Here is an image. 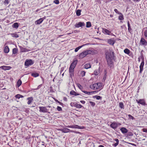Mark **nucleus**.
Returning <instances> with one entry per match:
<instances>
[{"mask_svg": "<svg viewBox=\"0 0 147 147\" xmlns=\"http://www.w3.org/2000/svg\"><path fill=\"white\" fill-rule=\"evenodd\" d=\"M100 73V71L99 70H96L94 71V74L95 75H98Z\"/></svg>", "mask_w": 147, "mask_h": 147, "instance_id": "obj_39", "label": "nucleus"}, {"mask_svg": "<svg viewBox=\"0 0 147 147\" xmlns=\"http://www.w3.org/2000/svg\"><path fill=\"white\" fill-rule=\"evenodd\" d=\"M27 99L28 100L27 103L28 105L30 104L33 100V98L32 97H28Z\"/></svg>", "mask_w": 147, "mask_h": 147, "instance_id": "obj_20", "label": "nucleus"}, {"mask_svg": "<svg viewBox=\"0 0 147 147\" xmlns=\"http://www.w3.org/2000/svg\"><path fill=\"white\" fill-rule=\"evenodd\" d=\"M121 123H116L115 122H113L110 125V127L112 128L115 129L119 126L121 125Z\"/></svg>", "mask_w": 147, "mask_h": 147, "instance_id": "obj_6", "label": "nucleus"}, {"mask_svg": "<svg viewBox=\"0 0 147 147\" xmlns=\"http://www.w3.org/2000/svg\"><path fill=\"white\" fill-rule=\"evenodd\" d=\"M144 29H146L144 32V35L145 37H147V27H145Z\"/></svg>", "mask_w": 147, "mask_h": 147, "instance_id": "obj_42", "label": "nucleus"}, {"mask_svg": "<svg viewBox=\"0 0 147 147\" xmlns=\"http://www.w3.org/2000/svg\"><path fill=\"white\" fill-rule=\"evenodd\" d=\"M9 3V0H5L4 3L5 4H8Z\"/></svg>", "mask_w": 147, "mask_h": 147, "instance_id": "obj_46", "label": "nucleus"}, {"mask_svg": "<svg viewBox=\"0 0 147 147\" xmlns=\"http://www.w3.org/2000/svg\"><path fill=\"white\" fill-rule=\"evenodd\" d=\"M55 102H57L58 103H59L61 105H63V103H62L61 102H59V101L57 99H55Z\"/></svg>", "mask_w": 147, "mask_h": 147, "instance_id": "obj_50", "label": "nucleus"}, {"mask_svg": "<svg viewBox=\"0 0 147 147\" xmlns=\"http://www.w3.org/2000/svg\"><path fill=\"white\" fill-rule=\"evenodd\" d=\"M85 25V24L84 22H80L76 24L75 25V26L76 28H78L80 27H82L84 26Z\"/></svg>", "mask_w": 147, "mask_h": 147, "instance_id": "obj_13", "label": "nucleus"}, {"mask_svg": "<svg viewBox=\"0 0 147 147\" xmlns=\"http://www.w3.org/2000/svg\"><path fill=\"white\" fill-rule=\"evenodd\" d=\"M102 32L105 34L108 35H112L114 36H115V35L112 33L111 31H110L108 29L103 28H102Z\"/></svg>", "mask_w": 147, "mask_h": 147, "instance_id": "obj_5", "label": "nucleus"}, {"mask_svg": "<svg viewBox=\"0 0 147 147\" xmlns=\"http://www.w3.org/2000/svg\"><path fill=\"white\" fill-rule=\"evenodd\" d=\"M74 107L79 108H81L82 107V106L81 105L78 104L77 103H74Z\"/></svg>", "mask_w": 147, "mask_h": 147, "instance_id": "obj_30", "label": "nucleus"}, {"mask_svg": "<svg viewBox=\"0 0 147 147\" xmlns=\"http://www.w3.org/2000/svg\"><path fill=\"white\" fill-rule=\"evenodd\" d=\"M31 76L34 77H36L39 76V74L37 73H32L31 74Z\"/></svg>", "mask_w": 147, "mask_h": 147, "instance_id": "obj_35", "label": "nucleus"}, {"mask_svg": "<svg viewBox=\"0 0 147 147\" xmlns=\"http://www.w3.org/2000/svg\"><path fill=\"white\" fill-rule=\"evenodd\" d=\"M12 36L13 37H15V38H18L19 37V35L16 33H14L11 34Z\"/></svg>", "mask_w": 147, "mask_h": 147, "instance_id": "obj_41", "label": "nucleus"}, {"mask_svg": "<svg viewBox=\"0 0 147 147\" xmlns=\"http://www.w3.org/2000/svg\"><path fill=\"white\" fill-rule=\"evenodd\" d=\"M4 52L5 53H7L9 52V49L8 46H6L4 49Z\"/></svg>", "mask_w": 147, "mask_h": 147, "instance_id": "obj_22", "label": "nucleus"}, {"mask_svg": "<svg viewBox=\"0 0 147 147\" xmlns=\"http://www.w3.org/2000/svg\"><path fill=\"white\" fill-rule=\"evenodd\" d=\"M63 100L65 101H67V98L66 97H64L63 98Z\"/></svg>", "mask_w": 147, "mask_h": 147, "instance_id": "obj_54", "label": "nucleus"}, {"mask_svg": "<svg viewBox=\"0 0 147 147\" xmlns=\"http://www.w3.org/2000/svg\"><path fill=\"white\" fill-rule=\"evenodd\" d=\"M84 68L87 69L91 68V65L90 63H86L84 65Z\"/></svg>", "mask_w": 147, "mask_h": 147, "instance_id": "obj_23", "label": "nucleus"}, {"mask_svg": "<svg viewBox=\"0 0 147 147\" xmlns=\"http://www.w3.org/2000/svg\"><path fill=\"white\" fill-rule=\"evenodd\" d=\"M134 1L138 2L139 1V0H134Z\"/></svg>", "mask_w": 147, "mask_h": 147, "instance_id": "obj_61", "label": "nucleus"}, {"mask_svg": "<svg viewBox=\"0 0 147 147\" xmlns=\"http://www.w3.org/2000/svg\"><path fill=\"white\" fill-rule=\"evenodd\" d=\"M128 116L129 118H130L132 120H134V118L130 115H128Z\"/></svg>", "mask_w": 147, "mask_h": 147, "instance_id": "obj_49", "label": "nucleus"}, {"mask_svg": "<svg viewBox=\"0 0 147 147\" xmlns=\"http://www.w3.org/2000/svg\"><path fill=\"white\" fill-rule=\"evenodd\" d=\"M77 63V60H74L71 63V65L75 67Z\"/></svg>", "mask_w": 147, "mask_h": 147, "instance_id": "obj_36", "label": "nucleus"}, {"mask_svg": "<svg viewBox=\"0 0 147 147\" xmlns=\"http://www.w3.org/2000/svg\"><path fill=\"white\" fill-rule=\"evenodd\" d=\"M129 144H131V145H132V146H136V145L135 144H133V143H129Z\"/></svg>", "mask_w": 147, "mask_h": 147, "instance_id": "obj_58", "label": "nucleus"}, {"mask_svg": "<svg viewBox=\"0 0 147 147\" xmlns=\"http://www.w3.org/2000/svg\"><path fill=\"white\" fill-rule=\"evenodd\" d=\"M0 68L4 70H6L10 69L11 67L9 66H2L0 67Z\"/></svg>", "mask_w": 147, "mask_h": 147, "instance_id": "obj_16", "label": "nucleus"}, {"mask_svg": "<svg viewBox=\"0 0 147 147\" xmlns=\"http://www.w3.org/2000/svg\"><path fill=\"white\" fill-rule=\"evenodd\" d=\"M127 26H128V32L130 33H131V32H132V29L131 28L130 24L129 21H128L127 22Z\"/></svg>", "mask_w": 147, "mask_h": 147, "instance_id": "obj_18", "label": "nucleus"}, {"mask_svg": "<svg viewBox=\"0 0 147 147\" xmlns=\"http://www.w3.org/2000/svg\"><path fill=\"white\" fill-rule=\"evenodd\" d=\"M19 27V24L18 23L16 22L14 23L12 25V27L13 28L17 29Z\"/></svg>", "mask_w": 147, "mask_h": 147, "instance_id": "obj_32", "label": "nucleus"}, {"mask_svg": "<svg viewBox=\"0 0 147 147\" xmlns=\"http://www.w3.org/2000/svg\"><path fill=\"white\" fill-rule=\"evenodd\" d=\"M89 44H90V43H86L85 44H84L81 46H79L78 47H77L75 49V52H77L82 47H83L85 46H86V45H88Z\"/></svg>", "mask_w": 147, "mask_h": 147, "instance_id": "obj_17", "label": "nucleus"}, {"mask_svg": "<svg viewBox=\"0 0 147 147\" xmlns=\"http://www.w3.org/2000/svg\"><path fill=\"white\" fill-rule=\"evenodd\" d=\"M39 111L40 112L44 113H47L48 111V109L45 107H39Z\"/></svg>", "mask_w": 147, "mask_h": 147, "instance_id": "obj_8", "label": "nucleus"}, {"mask_svg": "<svg viewBox=\"0 0 147 147\" xmlns=\"http://www.w3.org/2000/svg\"><path fill=\"white\" fill-rule=\"evenodd\" d=\"M34 61L32 59H26L24 63V65L25 66L28 67L34 63Z\"/></svg>", "mask_w": 147, "mask_h": 147, "instance_id": "obj_4", "label": "nucleus"}, {"mask_svg": "<svg viewBox=\"0 0 147 147\" xmlns=\"http://www.w3.org/2000/svg\"><path fill=\"white\" fill-rule=\"evenodd\" d=\"M20 94H17L15 96V97L16 98L19 99L20 98Z\"/></svg>", "mask_w": 147, "mask_h": 147, "instance_id": "obj_52", "label": "nucleus"}, {"mask_svg": "<svg viewBox=\"0 0 147 147\" xmlns=\"http://www.w3.org/2000/svg\"><path fill=\"white\" fill-rule=\"evenodd\" d=\"M122 133L123 134H125L127 132L128 130L125 127H123L120 129Z\"/></svg>", "mask_w": 147, "mask_h": 147, "instance_id": "obj_21", "label": "nucleus"}, {"mask_svg": "<svg viewBox=\"0 0 147 147\" xmlns=\"http://www.w3.org/2000/svg\"><path fill=\"white\" fill-rule=\"evenodd\" d=\"M71 34V33H67V34Z\"/></svg>", "mask_w": 147, "mask_h": 147, "instance_id": "obj_63", "label": "nucleus"}, {"mask_svg": "<svg viewBox=\"0 0 147 147\" xmlns=\"http://www.w3.org/2000/svg\"><path fill=\"white\" fill-rule=\"evenodd\" d=\"M20 98H23L24 97V96L22 95H21L20 94Z\"/></svg>", "mask_w": 147, "mask_h": 147, "instance_id": "obj_60", "label": "nucleus"}, {"mask_svg": "<svg viewBox=\"0 0 147 147\" xmlns=\"http://www.w3.org/2000/svg\"><path fill=\"white\" fill-rule=\"evenodd\" d=\"M88 55H94L97 53V51L94 49L86 50Z\"/></svg>", "mask_w": 147, "mask_h": 147, "instance_id": "obj_9", "label": "nucleus"}, {"mask_svg": "<svg viewBox=\"0 0 147 147\" xmlns=\"http://www.w3.org/2000/svg\"><path fill=\"white\" fill-rule=\"evenodd\" d=\"M114 140L116 142L115 143L113 144L112 145L113 146L116 147L119 143V140L117 138L115 139Z\"/></svg>", "mask_w": 147, "mask_h": 147, "instance_id": "obj_25", "label": "nucleus"}, {"mask_svg": "<svg viewBox=\"0 0 147 147\" xmlns=\"http://www.w3.org/2000/svg\"><path fill=\"white\" fill-rule=\"evenodd\" d=\"M80 102L82 104H84L85 103V101L84 100H81Z\"/></svg>", "mask_w": 147, "mask_h": 147, "instance_id": "obj_56", "label": "nucleus"}, {"mask_svg": "<svg viewBox=\"0 0 147 147\" xmlns=\"http://www.w3.org/2000/svg\"><path fill=\"white\" fill-rule=\"evenodd\" d=\"M81 10L80 9H78L76 12V14L77 16H79L81 15Z\"/></svg>", "mask_w": 147, "mask_h": 147, "instance_id": "obj_40", "label": "nucleus"}, {"mask_svg": "<svg viewBox=\"0 0 147 147\" xmlns=\"http://www.w3.org/2000/svg\"><path fill=\"white\" fill-rule=\"evenodd\" d=\"M57 110L59 111H62V108L59 107V106H57Z\"/></svg>", "mask_w": 147, "mask_h": 147, "instance_id": "obj_44", "label": "nucleus"}, {"mask_svg": "<svg viewBox=\"0 0 147 147\" xmlns=\"http://www.w3.org/2000/svg\"><path fill=\"white\" fill-rule=\"evenodd\" d=\"M92 26L91 23L90 22H87L86 23V27L87 28H90Z\"/></svg>", "mask_w": 147, "mask_h": 147, "instance_id": "obj_37", "label": "nucleus"}, {"mask_svg": "<svg viewBox=\"0 0 147 147\" xmlns=\"http://www.w3.org/2000/svg\"><path fill=\"white\" fill-rule=\"evenodd\" d=\"M114 11L116 13L118 14H121V13H120L117 9H115L114 10Z\"/></svg>", "mask_w": 147, "mask_h": 147, "instance_id": "obj_47", "label": "nucleus"}, {"mask_svg": "<svg viewBox=\"0 0 147 147\" xmlns=\"http://www.w3.org/2000/svg\"><path fill=\"white\" fill-rule=\"evenodd\" d=\"M124 52L125 53L129 55L130 53V51L128 49L126 48L124 50Z\"/></svg>", "mask_w": 147, "mask_h": 147, "instance_id": "obj_33", "label": "nucleus"}, {"mask_svg": "<svg viewBox=\"0 0 147 147\" xmlns=\"http://www.w3.org/2000/svg\"><path fill=\"white\" fill-rule=\"evenodd\" d=\"M79 144H81V141H80Z\"/></svg>", "mask_w": 147, "mask_h": 147, "instance_id": "obj_62", "label": "nucleus"}, {"mask_svg": "<svg viewBox=\"0 0 147 147\" xmlns=\"http://www.w3.org/2000/svg\"><path fill=\"white\" fill-rule=\"evenodd\" d=\"M86 73V72L84 71H81L80 74L82 77H84L85 76Z\"/></svg>", "mask_w": 147, "mask_h": 147, "instance_id": "obj_43", "label": "nucleus"}, {"mask_svg": "<svg viewBox=\"0 0 147 147\" xmlns=\"http://www.w3.org/2000/svg\"><path fill=\"white\" fill-rule=\"evenodd\" d=\"M98 147H104L102 145H100Z\"/></svg>", "mask_w": 147, "mask_h": 147, "instance_id": "obj_59", "label": "nucleus"}, {"mask_svg": "<svg viewBox=\"0 0 147 147\" xmlns=\"http://www.w3.org/2000/svg\"><path fill=\"white\" fill-rule=\"evenodd\" d=\"M54 3L56 4H58L59 3V0H55Z\"/></svg>", "mask_w": 147, "mask_h": 147, "instance_id": "obj_48", "label": "nucleus"}, {"mask_svg": "<svg viewBox=\"0 0 147 147\" xmlns=\"http://www.w3.org/2000/svg\"><path fill=\"white\" fill-rule=\"evenodd\" d=\"M75 67L74 66L70 65V66L69 68V72L70 75L72 74L73 75L74 72V69Z\"/></svg>", "mask_w": 147, "mask_h": 147, "instance_id": "obj_14", "label": "nucleus"}, {"mask_svg": "<svg viewBox=\"0 0 147 147\" xmlns=\"http://www.w3.org/2000/svg\"><path fill=\"white\" fill-rule=\"evenodd\" d=\"M77 32V30L74 31H73L72 33H76Z\"/></svg>", "mask_w": 147, "mask_h": 147, "instance_id": "obj_57", "label": "nucleus"}, {"mask_svg": "<svg viewBox=\"0 0 147 147\" xmlns=\"http://www.w3.org/2000/svg\"><path fill=\"white\" fill-rule=\"evenodd\" d=\"M136 102L138 104H140L143 105H146V103L144 99H140L139 100H136Z\"/></svg>", "mask_w": 147, "mask_h": 147, "instance_id": "obj_15", "label": "nucleus"}, {"mask_svg": "<svg viewBox=\"0 0 147 147\" xmlns=\"http://www.w3.org/2000/svg\"><path fill=\"white\" fill-rule=\"evenodd\" d=\"M18 49L16 48H14L13 49L12 53L13 54H16L18 53Z\"/></svg>", "mask_w": 147, "mask_h": 147, "instance_id": "obj_34", "label": "nucleus"}, {"mask_svg": "<svg viewBox=\"0 0 147 147\" xmlns=\"http://www.w3.org/2000/svg\"><path fill=\"white\" fill-rule=\"evenodd\" d=\"M107 42L109 44L112 45H113L115 43V42L111 39H108Z\"/></svg>", "mask_w": 147, "mask_h": 147, "instance_id": "obj_27", "label": "nucleus"}, {"mask_svg": "<svg viewBox=\"0 0 147 147\" xmlns=\"http://www.w3.org/2000/svg\"><path fill=\"white\" fill-rule=\"evenodd\" d=\"M82 91L83 93L87 94L88 95H90L93 94V93L94 92H87L86 91L83 90H82Z\"/></svg>", "mask_w": 147, "mask_h": 147, "instance_id": "obj_31", "label": "nucleus"}, {"mask_svg": "<svg viewBox=\"0 0 147 147\" xmlns=\"http://www.w3.org/2000/svg\"><path fill=\"white\" fill-rule=\"evenodd\" d=\"M89 102L91 104V105L93 106H94L95 105V103L94 102L90 101Z\"/></svg>", "mask_w": 147, "mask_h": 147, "instance_id": "obj_51", "label": "nucleus"}, {"mask_svg": "<svg viewBox=\"0 0 147 147\" xmlns=\"http://www.w3.org/2000/svg\"><path fill=\"white\" fill-rule=\"evenodd\" d=\"M119 107L122 109H124V106L123 103L122 102L119 103Z\"/></svg>", "mask_w": 147, "mask_h": 147, "instance_id": "obj_29", "label": "nucleus"}, {"mask_svg": "<svg viewBox=\"0 0 147 147\" xmlns=\"http://www.w3.org/2000/svg\"><path fill=\"white\" fill-rule=\"evenodd\" d=\"M63 36V35H59V37H61V36Z\"/></svg>", "mask_w": 147, "mask_h": 147, "instance_id": "obj_64", "label": "nucleus"}, {"mask_svg": "<svg viewBox=\"0 0 147 147\" xmlns=\"http://www.w3.org/2000/svg\"><path fill=\"white\" fill-rule=\"evenodd\" d=\"M44 19L42 18H40L39 19L37 20L35 22V24H41L43 21Z\"/></svg>", "mask_w": 147, "mask_h": 147, "instance_id": "obj_19", "label": "nucleus"}, {"mask_svg": "<svg viewBox=\"0 0 147 147\" xmlns=\"http://www.w3.org/2000/svg\"><path fill=\"white\" fill-rule=\"evenodd\" d=\"M101 97L100 96H97V97H96V99L97 100H99L100 98H101Z\"/></svg>", "mask_w": 147, "mask_h": 147, "instance_id": "obj_55", "label": "nucleus"}, {"mask_svg": "<svg viewBox=\"0 0 147 147\" xmlns=\"http://www.w3.org/2000/svg\"><path fill=\"white\" fill-rule=\"evenodd\" d=\"M144 59H143L142 60V62L140 66V73L141 74L143 69V67L144 65Z\"/></svg>", "mask_w": 147, "mask_h": 147, "instance_id": "obj_10", "label": "nucleus"}, {"mask_svg": "<svg viewBox=\"0 0 147 147\" xmlns=\"http://www.w3.org/2000/svg\"><path fill=\"white\" fill-rule=\"evenodd\" d=\"M87 53L86 50L83 51L79 55V57L80 58H83L85 57L88 55V53Z\"/></svg>", "mask_w": 147, "mask_h": 147, "instance_id": "obj_11", "label": "nucleus"}, {"mask_svg": "<svg viewBox=\"0 0 147 147\" xmlns=\"http://www.w3.org/2000/svg\"><path fill=\"white\" fill-rule=\"evenodd\" d=\"M142 131L144 132H147V128H144L142 129Z\"/></svg>", "mask_w": 147, "mask_h": 147, "instance_id": "obj_53", "label": "nucleus"}, {"mask_svg": "<svg viewBox=\"0 0 147 147\" xmlns=\"http://www.w3.org/2000/svg\"><path fill=\"white\" fill-rule=\"evenodd\" d=\"M57 130L58 131H61L63 133H66L69 132H74L76 134H81V133L78 131H74L72 130H70L67 128H64L63 129H58Z\"/></svg>", "mask_w": 147, "mask_h": 147, "instance_id": "obj_3", "label": "nucleus"}, {"mask_svg": "<svg viewBox=\"0 0 147 147\" xmlns=\"http://www.w3.org/2000/svg\"><path fill=\"white\" fill-rule=\"evenodd\" d=\"M70 94L71 95H74L75 96L80 95L79 94L76 93V92L73 90L71 91L70 92Z\"/></svg>", "mask_w": 147, "mask_h": 147, "instance_id": "obj_26", "label": "nucleus"}, {"mask_svg": "<svg viewBox=\"0 0 147 147\" xmlns=\"http://www.w3.org/2000/svg\"><path fill=\"white\" fill-rule=\"evenodd\" d=\"M121 14V15L119 16V20H124V16L122 13Z\"/></svg>", "mask_w": 147, "mask_h": 147, "instance_id": "obj_38", "label": "nucleus"}, {"mask_svg": "<svg viewBox=\"0 0 147 147\" xmlns=\"http://www.w3.org/2000/svg\"><path fill=\"white\" fill-rule=\"evenodd\" d=\"M22 84V81L20 79H19L16 83V86L19 87Z\"/></svg>", "mask_w": 147, "mask_h": 147, "instance_id": "obj_24", "label": "nucleus"}, {"mask_svg": "<svg viewBox=\"0 0 147 147\" xmlns=\"http://www.w3.org/2000/svg\"><path fill=\"white\" fill-rule=\"evenodd\" d=\"M77 86L80 89L82 90L83 89L82 86L80 84H77Z\"/></svg>", "mask_w": 147, "mask_h": 147, "instance_id": "obj_45", "label": "nucleus"}, {"mask_svg": "<svg viewBox=\"0 0 147 147\" xmlns=\"http://www.w3.org/2000/svg\"><path fill=\"white\" fill-rule=\"evenodd\" d=\"M102 84L101 82L95 83L91 85L90 86V88L94 90L100 89V90L102 88Z\"/></svg>", "mask_w": 147, "mask_h": 147, "instance_id": "obj_2", "label": "nucleus"}, {"mask_svg": "<svg viewBox=\"0 0 147 147\" xmlns=\"http://www.w3.org/2000/svg\"><path fill=\"white\" fill-rule=\"evenodd\" d=\"M21 51L22 52H24L28 51V49L26 48L21 47H20Z\"/></svg>", "mask_w": 147, "mask_h": 147, "instance_id": "obj_28", "label": "nucleus"}, {"mask_svg": "<svg viewBox=\"0 0 147 147\" xmlns=\"http://www.w3.org/2000/svg\"><path fill=\"white\" fill-rule=\"evenodd\" d=\"M106 58L108 65L111 64L112 60L114 59L115 57L113 51L112 50L109 52L107 51L105 53Z\"/></svg>", "mask_w": 147, "mask_h": 147, "instance_id": "obj_1", "label": "nucleus"}, {"mask_svg": "<svg viewBox=\"0 0 147 147\" xmlns=\"http://www.w3.org/2000/svg\"><path fill=\"white\" fill-rule=\"evenodd\" d=\"M141 45L146 46L147 45V42L143 38H141L140 41Z\"/></svg>", "mask_w": 147, "mask_h": 147, "instance_id": "obj_12", "label": "nucleus"}, {"mask_svg": "<svg viewBox=\"0 0 147 147\" xmlns=\"http://www.w3.org/2000/svg\"><path fill=\"white\" fill-rule=\"evenodd\" d=\"M67 127L68 128H77L80 129H83L84 128V126H79L76 125H68L67 126Z\"/></svg>", "mask_w": 147, "mask_h": 147, "instance_id": "obj_7", "label": "nucleus"}]
</instances>
